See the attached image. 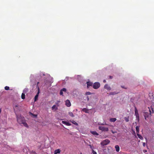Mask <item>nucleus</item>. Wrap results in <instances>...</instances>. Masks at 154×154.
Returning a JSON list of instances; mask_svg holds the SVG:
<instances>
[{"label": "nucleus", "instance_id": "nucleus-28", "mask_svg": "<svg viewBox=\"0 0 154 154\" xmlns=\"http://www.w3.org/2000/svg\"><path fill=\"white\" fill-rule=\"evenodd\" d=\"M61 90L63 92V91L66 92V88H63Z\"/></svg>", "mask_w": 154, "mask_h": 154}, {"label": "nucleus", "instance_id": "nucleus-31", "mask_svg": "<svg viewBox=\"0 0 154 154\" xmlns=\"http://www.w3.org/2000/svg\"><path fill=\"white\" fill-rule=\"evenodd\" d=\"M60 95H63V92L61 90H60Z\"/></svg>", "mask_w": 154, "mask_h": 154}, {"label": "nucleus", "instance_id": "nucleus-17", "mask_svg": "<svg viewBox=\"0 0 154 154\" xmlns=\"http://www.w3.org/2000/svg\"><path fill=\"white\" fill-rule=\"evenodd\" d=\"M116 119L115 118H112L110 119V121L111 122H114L116 121Z\"/></svg>", "mask_w": 154, "mask_h": 154}, {"label": "nucleus", "instance_id": "nucleus-36", "mask_svg": "<svg viewBox=\"0 0 154 154\" xmlns=\"http://www.w3.org/2000/svg\"><path fill=\"white\" fill-rule=\"evenodd\" d=\"M89 146H90V147L91 148V149H92V150H93V148H92V146H91V145H89Z\"/></svg>", "mask_w": 154, "mask_h": 154}, {"label": "nucleus", "instance_id": "nucleus-15", "mask_svg": "<svg viewBox=\"0 0 154 154\" xmlns=\"http://www.w3.org/2000/svg\"><path fill=\"white\" fill-rule=\"evenodd\" d=\"M115 148L116 149V151L117 152H118L119 151V150H120V148H119V146H118V145H116L115 146Z\"/></svg>", "mask_w": 154, "mask_h": 154}, {"label": "nucleus", "instance_id": "nucleus-13", "mask_svg": "<svg viewBox=\"0 0 154 154\" xmlns=\"http://www.w3.org/2000/svg\"><path fill=\"white\" fill-rule=\"evenodd\" d=\"M58 109V108L57 107H56V105H54L52 107V110H54V111H56Z\"/></svg>", "mask_w": 154, "mask_h": 154}, {"label": "nucleus", "instance_id": "nucleus-3", "mask_svg": "<svg viewBox=\"0 0 154 154\" xmlns=\"http://www.w3.org/2000/svg\"><path fill=\"white\" fill-rule=\"evenodd\" d=\"M135 115L136 116V118L137 120L138 121H139V116L138 112L137 109L136 107H135Z\"/></svg>", "mask_w": 154, "mask_h": 154}, {"label": "nucleus", "instance_id": "nucleus-37", "mask_svg": "<svg viewBox=\"0 0 154 154\" xmlns=\"http://www.w3.org/2000/svg\"><path fill=\"white\" fill-rule=\"evenodd\" d=\"M109 79H112V76H109Z\"/></svg>", "mask_w": 154, "mask_h": 154}, {"label": "nucleus", "instance_id": "nucleus-33", "mask_svg": "<svg viewBox=\"0 0 154 154\" xmlns=\"http://www.w3.org/2000/svg\"><path fill=\"white\" fill-rule=\"evenodd\" d=\"M31 154H37L36 153L35 151H32Z\"/></svg>", "mask_w": 154, "mask_h": 154}, {"label": "nucleus", "instance_id": "nucleus-42", "mask_svg": "<svg viewBox=\"0 0 154 154\" xmlns=\"http://www.w3.org/2000/svg\"><path fill=\"white\" fill-rule=\"evenodd\" d=\"M146 151H146V150H143V152H146Z\"/></svg>", "mask_w": 154, "mask_h": 154}, {"label": "nucleus", "instance_id": "nucleus-20", "mask_svg": "<svg viewBox=\"0 0 154 154\" xmlns=\"http://www.w3.org/2000/svg\"><path fill=\"white\" fill-rule=\"evenodd\" d=\"M139 126H137L136 127L137 134L139 133Z\"/></svg>", "mask_w": 154, "mask_h": 154}, {"label": "nucleus", "instance_id": "nucleus-24", "mask_svg": "<svg viewBox=\"0 0 154 154\" xmlns=\"http://www.w3.org/2000/svg\"><path fill=\"white\" fill-rule=\"evenodd\" d=\"M5 89L6 90H8L9 89V87L8 86H6L5 87Z\"/></svg>", "mask_w": 154, "mask_h": 154}, {"label": "nucleus", "instance_id": "nucleus-40", "mask_svg": "<svg viewBox=\"0 0 154 154\" xmlns=\"http://www.w3.org/2000/svg\"><path fill=\"white\" fill-rule=\"evenodd\" d=\"M33 116H34L35 117H36L37 116V115H33Z\"/></svg>", "mask_w": 154, "mask_h": 154}, {"label": "nucleus", "instance_id": "nucleus-46", "mask_svg": "<svg viewBox=\"0 0 154 154\" xmlns=\"http://www.w3.org/2000/svg\"><path fill=\"white\" fill-rule=\"evenodd\" d=\"M81 154H82L81 153Z\"/></svg>", "mask_w": 154, "mask_h": 154}, {"label": "nucleus", "instance_id": "nucleus-4", "mask_svg": "<svg viewBox=\"0 0 154 154\" xmlns=\"http://www.w3.org/2000/svg\"><path fill=\"white\" fill-rule=\"evenodd\" d=\"M99 129L103 131H109V129L108 128L103 126H99Z\"/></svg>", "mask_w": 154, "mask_h": 154}, {"label": "nucleus", "instance_id": "nucleus-30", "mask_svg": "<svg viewBox=\"0 0 154 154\" xmlns=\"http://www.w3.org/2000/svg\"><path fill=\"white\" fill-rule=\"evenodd\" d=\"M92 153L93 154H97V152L94 151L93 150H92Z\"/></svg>", "mask_w": 154, "mask_h": 154}, {"label": "nucleus", "instance_id": "nucleus-6", "mask_svg": "<svg viewBox=\"0 0 154 154\" xmlns=\"http://www.w3.org/2000/svg\"><path fill=\"white\" fill-rule=\"evenodd\" d=\"M143 116L144 117L145 119L146 120L147 118L149 117V114L147 112H144L143 113Z\"/></svg>", "mask_w": 154, "mask_h": 154}, {"label": "nucleus", "instance_id": "nucleus-16", "mask_svg": "<svg viewBox=\"0 0 154 154\" xmlns=\"http://www.w3.org/2000/svg\"><path fill=\"white\" fill-rule=\"evenodd\" d=\"M87 87L89 88L90 86H92L93 85V83L90 82H87Z\"/></svg>", "mask_w": 154, "mask_h": 154}, {"label": "nucleus", "instance_id": "nucleus-34", "mask_svg": "<svg viewBox=\"0 0 154 154\" xmlns=\"http://www.w3.org/2000/svg\"><path fill=\"white\" fill-rule=\"evenodd\" d=\"M143 146H145V145H146V143H143Z\"/></svg>", "mask_w": 154, "mask_h": 154}, {"label": "nucleus", "instance_id": "nucleus-44", "mask_svg": "<svg viewBox=\"0 0 154 154\" xmlns=\"http://www.w3.org/2000/svg\"><path fill=\"white\" fill-rule=\"evenodd\" d=\"M88 100H89V98H88Z\"/></svg>", "mask_w": 154, "mask_h": 154}, {"label": "nucleus", "instance_id": "nucleus-19", "mask_svg": "<svg viewBox=\"0 0 154 154\" xmlns=\"http://www.w3.org/2000/svg\"><path fill=\"white\" fill-rule=\"evenodd\" d=\"M137 136H138V137L141 140H143V137L142 136H141L139 134V133L137 134Z\"/></svg>", "mask_w": 154, "mask_h": 154}, {"label": "nucleus", "instance_id": "nucleus-9", "mask_svg": "<svg viewBox=\"0 0 154 154\" xmlns=\"http://www.w3.org/2000/svg\"><path fill=\"white\" fill-rule=\"evenodd\" d=\"M62 123L63 124H65L67 126H70L71 125V124L70 123L67 122L62 121Z\"/></svg>", "mask_w": 154, "mask_h": 154}, {"label": "nucleus", "instance_id": "nucleus-35", "mask_svg": "<svg viewBox=\"0 0 154 154\" xmlns=\"http://www.w3.org/2000/svg\"><path fill=\"white\" fill-rule=\"evenodd\" d=\"M112 132L113 134H114L115 133H116V132H114V131H113L112 130Z\"/></svg>", "mask_w": 154, "mask_h": 154}, {"label": "nucleus", "instance_id": "nucleus-22", "mask_svg": "<svg viewBox=\"0 0 154 154\" xmlns=\"http://www.w3.org/2000/svg\"><path fill=\"white\" fill-rule=\"evenodd\" d=\"M21 98L22 99H24L25 98V94L23 93H22L21 95Z\"/></svg>", "mask_w": 154, "mask_h": 154}, {"label": "nucleus", "instance_id": "nucleus-7", "mask_svg": "<svg viewBox=\"0 0 154 154\" xmlns=\"http://www.w3.org/2000/svg\"><path fill=\"white\" fill-rule=\"evenodd\" d=\"M38 92L35 95V97H34V101H36L38 100V94L39 93V88L38 87Z\"/></svg>", "mask_w": 154, "mask_h": 154}, {"label": "nucleus", "instance_id": "nucleus-27", "mask_svg": "<svg viewBox=\"0 0 154 154\" xmlns=\"http://www.w3.org/2000/svg\"><path fill=\"white\" fill-rule=\"evenodd\" d=\"M91 94V93L90 92H87L85 93V94L86 95H90Z\"/></svg>", "mask_w": 154, "mask_h": 154}, {"label": "nucleus", "instance_id": "nucleus-21", "mask_svg": "<svg viewBox=\"0 0 154 154\" xmlns=\"http://www.w3.org/2000/svg\"><path fill=\"white\" fill-rule=\"evenodd\" d=\"M69 115L70 116H71L72 117H74V115L73 113L72 112H69Z\"/></svg>", "mask_w": 154, "mask_h": 154}, {"label": "nucleus", "instance_id": "nucleus-14", "mask_svg": "<svg viewBox=\"0 0 154 154\" xmlns=\"http://www.w3.org/2000/svg\"><path fill=\"white\" fill-rule=\"evenodd\" d=\"M60 151L61 150L60 149H56L54 152V154H57L58 153H59L60 152Z\"/></svg>", "mask_w": 154, "mask_h": 154}, {"label": "nucleus", "instance_id": "nucleus-45", "mask_svg": "<svg viewBox=\"0 0 154 154\" xmlns=\"http://www.w3.org/2000/svg\"><path fill=\"white\" fill-rule=\"evenodd\" d=\"M101 125H104V124H101Z\"/></svg>", "mask_w": 154, "mask_h": 154}, {"label": "nucleus", "instance_id": "nucleus-38", "mask_svg": "<svg viewBox=\"0 0 154 154\" xmlns=\"http://www.w3.org/2000/svg\"><path fill=\"white\" fill-rule=\"evenodd\" d=\"M103 82L104 83H105L106 82V81L105 80H104L103 81Z\"/></svg>", "mask_w": 154, "mask_h": 154}, {"label": "nucleus", "instance_id": "nucleus-26", "mask_svg": "<svg viewBox=\"0 0 154 154\" xmlns=\"http://www.w3.org/2000/svg\"><path fill=\"white\" fill-rule=\"evenodd\" d=\"M72 123H73V124H74V125H78V123L76 122L75 121H73V122H72Z\"/></svg>", "mask_w": 154, "mask_h": 154}, {"label": "nucleus", "instance_id": "nucleus-25", "mask_svg": "<svg viewBox=\"0 0 154 154\" xmlns=\"http://www.w3.org/2000/svg\"><path fill=\"white\" fill-rule=\"evenodd\" d=\"M117 93H115V92H111L109 93V95H114V94H116Z\"/></svg>", "mask_w": 154, "mask_h": 154}, {"label": "nucleus", "instance_id": "nucleus-23", "mask_svg": "<svg viewBox=\"0 0 154 154\" xmlns=\"http://www.w3.org/2000/svg\"><path fill=\"white\" fill-rule=\"evenodd\" d=\"M125 119L126 122H128L129 121L128 117H125Z\"/></svg>", "mask_w": 154, "mask_h": 154}, {"label": "nucleus", "instance_id": "nucleus-8", "mask_svg": "<svg viewBox=\"0 0 154 154\" xmlns=\"http://www.w3.org/2000/svg\"><path fill=\"white\" fill-rule=\"evenodd\" d=\"M65 104L67 107H69L71 105V104L69 100H67L66 101Z\"/></svg>", "mask_w": 154, "mask_h": 154}, {"label": "nucleus", "instance_id": "nucleus-41", "mask_svg": "<svg viewBox=\"0 0 154 154\" xmlns=\"http://www.w3.org/2000/svg\"><path fill=\"white\" fill-rule=\"evenodd\" d=\"M149 112H150L149 114L150 115L151 113V112L150 110H149Z\"/></svg>", "mask_w": 154, "mask_h": 154}, {"label": "nucleus", "instance_id": "nucleus-18", "mask_svg": "<svg viewBox=\"0 0 154 154\" xmlns=\"http://www.w3.org/2000/svg\"><path fill=\"white\" fill-rule=\"evenodd\" d=\"M82 111L85 112L86 113H88V109L86 108H84L82 109Z\"/></svg>", "mask_w": 154, "mask_h": 154}, {"label": "nucleus", "instance_id": "nucleus-5", "mask_svg": "<svg viewBox=\"0 0 154 154\" xmlns=\"http://www.w3.org/2000/svg\"><path fill=\"white\" fill-rule=\"evenodd\" d=\"M100 84L99 82H97L94 84L93 87L95 89H97L100 87Z\"/></svg>", "mask_w": 154, "mask_h": 154}, {"label": "nucleus", "instance_id": "nucleus-11", "mask_svg": "<svg viewBox=\"0 0 154 154\" xmlns=\"http://www.w3.org/2000/svg\"><path fill=\"white\" fill-rule=\"evenodd\" d=\"M21 124H23V125L25 127H26L27 128H28V126L25 120L23 121V122L21 123Z\"/></svg>", "mask_w": 154, "mask_h": 154}, {"label": "nucleus", "instance_id": "nucleus-2", "mask_svg": "<svg viewBox=\"0 0 154 154\" xmlns=\"http://www.w3.org/2000/svg\"><path fill=\"white\" fill-rule=\"evenodd\" d=\"M110 142L109 140L108 139H106L100 143L101 145L102 146L106 145L109 144Z\"/></svg>", "mask_w": 154, "mask_h": 154}, {"label": "nucleus", "instance_id": "nucleus-29", "mask_svg": "<svg viewBox=\"0 0 154 154\" xmlns=\"http://www.w3.org/2000/svg\"><path fill=\"white\" fill-rule=\"evenodd\" d=\"M28 91V89L27 88H26V89H25L24 91H23V92H26L27 91Z\"/></svg>", "mask_w": 154, "mask_h": 154}, {"label": "nucleus", "instance_id": "nucleus-12", "mask_svg": "<svg viewBox=\"0 0 154 154\" xmlns=\"http://www.w3.org/2000/svg\"><path fill=\"white\" fill-rule=\"evenodd\" d=\"M104 88L108 90H110L111 89V88L107 84H106L104 86Z\"/></svg>", "mask_w": 154, "mask_h": 154}, {"label": "nucleus", "instance_id": "nucleus-10", "mask_svg": "<svg viewBox=\"0 0 154 154\" xmlns=\"http://www.w3.org/2000/svg\"><path fill=\"white\" fill-rule=\"evenodd\" d=\"M90 133L94 136H97L99 134L95 131H90Z\"/></svg>", "mask_w": 154, "mask_h": 154}, {"label": "nucleus", "instance_id": "nucleus-43", "mask_svg": "<svg viewBox=\"0 0 154 154\" xmlns=\"http://www.w3.org/2000/svg\"><path fill=\"white\" fill-rule=\"evenodd\" d=\"M1 109H0V113H1Z\"/></svg>", "mask_w": 154, "mask_h": 154}, {"label": "nucleus", "instance_id": "nucleus-32", "mask_svg": "<svg viewBox=\"0 0 154 154\" xmlns=\"http://www.w3.org/2000/svg\"><path fill=\"white\" fill-rule=\"evenodd\" d=\"M121 87L123 88L126 89L127 88L125 87L124 86H121Z\"/></svg>", "mask_w": 154, "mask_h": 154}, {"label": "nucleus", "instance_id": "nucleus-1", "mask_svg": "<svg viewBox=\"0 0 154 154\" xmlns=\"http://www.w3.org/2000/svg\"><path fill=\"white\" fill-rule=\"evenodd\" d=\"M17 121L20 124H21V123L25 120L24 118L20 115H16Z\"/></svg>", "mask_w": 154, "mask_h": 154}, {"label": "nucleus", "instance_id": "nucleus-39", "mask_svg": "<svg viewBox=\"0 0 154 154\" xmlns=\"http://www.w3.org/2000/svg\"><path fill=\"white\" fill-rule=\"evenodd\" d=\"M39 83V82H38L37 83V87H38V85Z\"/></svg>", "mask_w": 154, "mask_h": 154}]
</instances>
